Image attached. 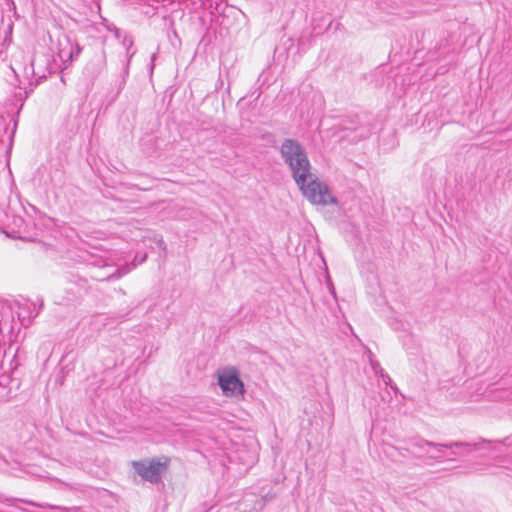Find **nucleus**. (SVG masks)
<instances>
[{
  "label": "nucleus",
  "mask_w": 512,
  "mask_h": 512,
  "mask_svg": "<svg viewBox=\"0 0 512 512\" xmlns=\"http://www.w3.org/2000/svg\"><path fill=\"white\" fill-rule=\"evenodd\" d=\"M492 441L480 438L478 442L475 443H469V442H462V441H453L450 443L442 444V443H436L424 439H411L408 441V445L413 448H417L421 451H424V448L426 446L436 448L439 453L442 452V448L446 449H452L454 447L456 448H466L465 454L468 455L472 450H478L485 448V445H491Z\"/></svg>",
  "instance_id": "3"
},
{
  "label": "nucleus",
  "mask_w": 512,
  "mask_h": 512,
  "mask_svg": "<svg viewBox=\"0 0 512 512\" xmlns=\"http://www.w3.org/2000/svg\"><path fill=\"white\" fill-rule=\"evenodd\" d=\"M71 48V38L68 35H63L62 38L58 39V57L61 59L62 63L67 67L70 65V60H68L69 49Z\"/></svg>",
  "instance_id": "7"
},
{
  "label": "nucleus",
  "mask_w": 512,
  "mask_h": 512,
  "mask_svg": "<svg viewBox=\"0 0 512 512\" xmlns=\"http://www.w3.org/2000/svg\"><path fill=\"white\" fill-rule=\"evenodd\" d=\"M29 94V91H25V97H27Z\"/></svg>",
  "instance_id": "19"
},
{
  "label": "nucleus",
  "mask_w": 512,
  "mask_h": 512,
  "mask_svg": "<svg viewBox=\"0 0 512 512\" xmlns=\"http://www.w3.org/2000/svg\"><path fill=\"white\" fill-rule=\"evenodd\" d=\"M339 129L345 132L343 138H347L351 142H358L371 135L372 125L366 115H354L342 119Z\"/></svg>",
  "instance_id": "2"
},
{
  "label": "nucleus",
  "mask_w": 512,
  "mask_h": 512,
  "mask_svg": "<svg viewBox=\"0 0 512 512\" xmlns=\"http://www.w3.org/2000/svg\"><path fill=\"white\" fill-rule=\"evenodd\" d=\"M123 44L126 45L128 47V50H129L130 47L133 45V40L131 38L125 37L124 40H123Z\"/></svg>",
  "instance_id": "13"
},
{
  "label": "nucleus",
  "mask_w": 512,
  "mask_h": 512,
  "mask_svg": "<svg viewBox=\"0 0 512 512\" xmlns=\"http://www.w3.org/2000/svg\"><path fill=\"white\" fill-rule=\"evenodd\" d=\"M432 459H439L441 458V455H437V456H431Z\"/></svg>",
  "instance_id": "17"
},
{
  "label": "nucleus",
  "mask_w": 512,
  "mask_h": 512,
  "mask_svg": "<svg viewBox=\"0 0 512 512\" xmlns=\"http://www.w3.org/2000/svg\"><path fill=\"white\" fill-rule=\"evenodd\" d=\"M369 359H370V365L375 372V374L379 375L386 385H390L392 380L390 376L384 371V369L380 366L379 362L373 359V354L371 351H369Z\"/></svg>",
  "instance_id": "8"
},
{
  "label": "nucleus",
  "mask_w": 512,
  "mask_h": 512,
  "mask_svg": "<svg viewBox=\"0 0 512 512\" xmlns=\"http://www.w3.org/2000/svg\"><path fill=\"white\" fill-rule=\"evenodd\" d=\"M280 154L284 163L290 168L292 178L303 196L312 204L327 206L338 203L328 185L310 172L309 158L298 140L285 139L280 147Z\"/></svg>",
  "instance_id": "1"
},
{
  "label": "nucleus",
  "mask_w": 512,
  "mask_h": 512,
  "mask_svg": "<svg viewBox=\"0 0 512 512\" xmlns=\"http://www.w3.org/2000/svg\"><path fill=\"white\" fill-rule=\"evenodd\" d=\"M167 464V461L160 462L157 459H152L148 463L145 461H134L133 467L142 479L157 484L161 481L163 473L167 470Z\"/></svg>",
  "instance_id": "4"
},
{
  "label": "nucleus",
  "mask_w": 512,
  "mask_h": 512,
  "mask_svg": "<svg viewBox=\"0 0 512 512\" xmlns=\"http://www.w3.org/2000/svg\"><path fill=\"white\" fill-rule=\"evenodd\" d=\"M106 67V53L103 48L96 51L92 58L84 67V75L91 81H94Z\"/></svg>",
  "instance_id": "6"
},
{
  "label": "nucleus",
  "mask_w": 512,
  "mask_h": 512,
  "mask_svg": "<svg viewBox=\"0 0 512 512\" xmlns=\"http://www.w3.org/2000/svg\"><path fill=\"white\" fill-rule=\"evenodd\" d=\"M145 259H146V255H144L143 257H140V263L145 261Z\"/></svg>",
  "instance_id": "16"
},
{
  "label": "nucleus",
  "mask_w": 512,
  "mask_h": 512,
  "mask_svg": "<svg viewBox=\"0 0 512 512\" xmlns=\"http://www.w3.org/2000/svg\"><path fill=\"white\" fill-rule=\"evenodd\" d=\"M17 500L22 503L28 504L30 506H35V507H39V508H49V509H58L59 508V506H54V505H49V504H40V503H35V502L29 501V500H23V499H17Z\"/></svg>",
  "instance_id": "10"
},
{
  "label": "nucleus",
  "mask_w": 512,
  "mask_h": 512,
  "mask_svg": "<svg viewBox=\"0 0 512 512\" xmlns=\"http://www.w3.org/2000/svg\"><path fill=\"white\" fill-rule=\"evenodd\" d=\"M82 52V47L77 43L71 40V48L69 49L68 60H70V64L79 57Z\"/></svg>",
  "instance_id": "9"
},
{
  "label": "nucleus",
  "mask_w": 512,
  "mask_h": 512,
  "mask_svg": "<svg viewBox=\"0 0 512 512\" xmlns=\"http://www.w3.org/2000/svg\"><path fill=\"white\" fill-rule=\"evenodd\" d=\"M156 58H157V52H154L151 55V58H150V74L151 75H152L154 67H155V60H156Z\"/></svg>",
  "instance_id": "12"
},
{
  "label": "nucleus",
  "mask_w": 512,
  "mask_h": 512,
  "mask_svg": "<svg viewBox=\"0 0 512 512\" xmlns=\"http://www.w3.org/2000/svg\"><path fill=\"white\" fill-rule=\"evenodd\" d=\"M119 276H120V275H119V272H118V270H117L114 274L109 275L106 279H111V278L119 277Z\"/></svg>",
  "instance_id": "15"
},
{
  "label": "nucleus",
  "mask_w": 512,
  "mask_h": 512,
  "mask_svg": "<svg viewBox=\"0 0 512 512\" xmlns=\"http://www.w3.org/2000/svg\"><path fill=\"white\" fill-rule=\"evenodd\" d=\"M218 385L226 396L244 392L243 382L240 380L235 368L225 370L223 373L219 374Z\"/></svg>",
  "instance_id": "5"
},
{
  "label": "nucleus",
  "mask_w": 512,
  "mask_h": 512,
  "mask_svg": "<svg viewBox=\"0 0 512 512\" xmlns=\"http://www.w3.org/2000/svg\"><path fill=\"white\" fill-rule=\"evenodd\" d=\"M95 265H98V266H105V261L103 259H97L93 262Z\"/></svg>",
  "instance_id": "14"
},
{
  "label": "nucleus",
  "mask_w": 512,
  "mask_h": 512,
  "mask_svg": "<svg viewBox=\"0 0 512 512\" xmlns=\"http://www.w3.org/2000/svg\"><path fill=\"white\" fill-rule=\"evenodd\" d=\"M16 126H17V122L14 123V129H13L12 135L15 133Z\"/></svg>",
  "instance_id": "18"
},
{
  "label": "nucleus",
  "mask_w": 512,
  "mask_h": 512,
  "mask_svg": "<svg viewBox=\"0 0 512 512\" xmlns=\"http://www.w3.org/2000/svg\"><path fill=\"white\" fill-rule=\"evenodd\" d=\"M128 75V66L125 68L124 72H123V75H122V78L119 82V85H118V89H117V93H116V96H118L121 91L123 90L125 84H126V76Z\"/></svg>",
  "instance_id": "11"
}]
</instances>
